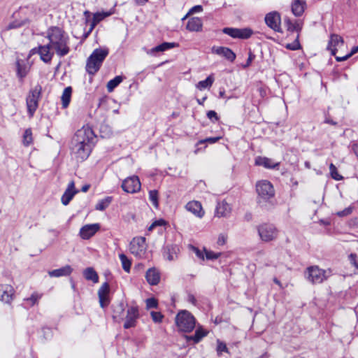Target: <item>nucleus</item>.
I'll list each match as a JSON object with an SVG mask.
<instances>
[{"label": "nucleus", "mask_w": 358, "mask_h": 358, "mask_svg": "<svg viewBox=\"0 0 358 358\" xmlns=\"http://www.w3.org/2000/svg\"><path fill=\"white\" fill-rule=\"evenodd\" d=\"M95 137L92 129L89 126H83L76 132L71 140V149L78 159L84 161L87 159Z\"/></svg>", "instance_id": "f257e3e1"}, {"label": "nucleus", "mask_w": 358, "mask_h": 358, "mask_svg": "<svg viewBox=\"0 0 358 358\" xmlns=\"http://www.w3.org/2000/svg\"><path fill=\"white\" fill-rule=\"evenodd\" d=\"M47 38L49 43L55 49L57 55L59 57H64L69 51L68 46L69 38L65 36L64 30L58 27H50L47 31Z\"/></svg>", "instance_id": "f03ea898"}, {"label": "nucleus", "mask_w": 358, "mask_h": 358, "mask_svg": "<svg viewBox=\"0 0 358 358\" xmlns=\"http://www.w3.org/2000/svg\"><path fill=\"white\" fill-rule=\"evenodd\" d=\"M256 191L258 194L257 203L262 208L268 210L273 204L270 201L275 195L273 185L268 180H262L257 183Z\"/></svg>", "instance_id": "7ed1b4c3"}, {"label": "nucleus", "mask_w": 358, "mask_h": 358, "mask_svg": "<svg viewBox=\"0 0 358 358\" xmlns=\"http://www.w3.org/2000/svg\"><path fill=\"white\" fill-rule=\"evenodd\" d=\"M194 317L187 310H180L176 317V324L178 329L184 332H190L195 327Z\"/></svg>", "instance_id": "20e7f679"}, {"label": "nucleus", "mask_w": 358, "mask_h": 358, "mask_svg": "<svg viewBox=\"0 0 358 358\" xmlns=\"http://www.w3.org/2000/svg\"><path fill=\"white\" fill-rule=\"evenodd\" d=\"M42 87L37 84L33 89H31L26 99L27 112L29 117H32L38 108V101L41 96Z\"/></svg>", "instance_id": "39448f33"}, {"label": "nucleus", "mask_w": 358, "mask_h": 358, "mask_svg": "<svg viewBox=\"0 0 358 358\" xmlns=\"http://www.w3.org/2000/svg\"><path fill=\"white\" fill-rule=\"evenodd\" d=\"M258 234L262 241L269 242L275 239L278 236V230L276 227L268 223H264L257 227Z\"/></svg>", "instance_id": "423d86ee"}, {"label": "nucleus", "mask_w": 358, "mask_h": 358, "mask_svg": "<svg viewBox=\"0 0 358 358\" xmlns=\"http://www.w3.org/2000/svg\"><path fill=\"white\" fill-rule=\"evenodd\" d=\"M308 280L313 284H319L327 278L326 271L320 268L318 266H310L306 273Z\"/></svg>", "instance_id": "0eeeda50"}, {"label": "nucleus", "mask_w": 358, "mask_h": 358, "mask_svg": "<svg viewBox=\"0 0 358 358\" xmlns=\"http://www.w3.org/2000/svg\"><path fill=\"white\" fill-rule=\"evenodd\" d=\"M121 187L127 193L134 194L141 190V184L138 177L133 176L124 179L122 182Z\"/></svg>", "instance_id": "6e6552de"}, {"label": "nucleus", "mask_w": 358, "mask_h": 358, "mask_svg": "<svg viewBox=\"0 0 358 358\" xmlns=\"http://www.w3.org/2000/svg\"><path fill=\"white\" fill-rule=\"evenodd\" d=\"M129 250L136 256L143 255L146 250L145 238L142 236L134 238L130 243Z\"/></svg>", "instance_id": "1a4fd4ad"}, {"label": "nucleus", "mask_w": 358, "mask_h": 358, "mask_svg": "<svg viewBox=\"0 0 358 358\" xmlns=\"http://www.w3.org/2000/svg\"><path fill=\"white\" fill-rule=\"evenodd\" d=\"M265 22L266 25L277 32H281L280 28V15L277 11L268 13L265 16Z\"/></svg>", "instance_id": "9d476101"}, {"label": "nucleus", "mask_w": 358, "mask_h": 358, "mask_svg": "<svg viewBox=\"0 0 358 358\" xmlns=\"http://www.w3.org/2000/svg\"><path fill=\"white\" fill-rule=\"evenodd\" d=\"M110 285L106 282L102 284L98 290V296L99 299L100 306L103 308H106L110 303L109 299Z\"/></svg>", "instance_id": "9b49d317"}, {"label": "nucleus", "mask_w": 358, "mask_h": 358, "mask_svg": "<svg viewBox=\"0 0 358 358\" xmlns=\"http://www.w3.org/2000/svg\"><path fill=\"white\" fill-rule=\"evenodd\" d=\"M138 317V309L136 306L130 307L127 310L125 322L124 323V329H130L136 325V319Z\"/></svg>", "instance_id": "f8f14e48"}, {"label": "nucleus", "mask_w": 358, "mask_h": 358, "mask_svg": "<svg viewBox=\"0 0 358 358\" xmlns=\"http://www.w3.org/2000/svg\"><path fill=\"white\" fill-rule=\"evenodd\" d=\"M212 52L224 57L231 62H233L236 57V54L232 51V50L227 47L213 46L212 48Z\"/></svg>", "instance_id": "ddd939ff"}, {"label": "nucleus", "mask_w": 358, "mask_h": 358, "mask_svg": "<svg viewBox=\"0 0 358 358\" xmlns=\"http://www.w3.org/2000/svg\"><path fill=\"white\" fill-rule=\"evenodd\" d=\"M180 247L177 244H167L163 248V255L169 261H173L178 258Z\"/></svg>", "instance_id": "4468645a"}, {"label": "nucleus", "mask_w": 358, "mask_h": 358, "mask_svg": "<svg viewBox=\"0 0 358 358\" xmlns=\"http://www.w3.org/2000/svg\"><path fill=\"white\" fill-rule=\"evenodd\" d=\"M100 229L99 224H86L80 230V236L83 239H89Z\"/></svg>", "instance_id": "2eb2a0df"}, {"label": "nucleus", "mask_w": 358, "mask_h": 358, "mask_svg": "<svg viewBox=\"0 0 358 358\" xmlns=\"http://www.w3.org/2000/svg\"><path fill=\"white\" fill-rule=\"evenodd\" d=\"M78 192V190L75 188V183L71 181L68 185V187L61 198V201L63 205L67 206L72 200L73 196Z\"/></svg>", "instance_id": "dca6fc26"}, {"label": "nucleus", "mask_w": 358, "mask_h": 358, "mask_svg": "<svg viewBox=\"0 0 358 358\" xmlns=\"http://www.w3.org/2000/svg\"><path fill=\"white\" fill-rule=\"evenodd\" d=\"M14 289L11 285H0V300L9 303L13 300Z\"/></svg>", "instance_id": "f3484780"}, {"label": "nucleus", "mask_w": 358, "mask_h": 358, "mask_svg": "<svg viewBox=\"0 0 358 358\" xmlns=\"http://www.w3.org/2000/svg\"><path fill=\"white\" fill-rule=\"evenodd\" d=\"M255 165L261 166L268 169H278L279 168L280 163L275 162L270 158L259 156L255 158Z\"/></svg>", "instance_id": "a211bd4d"}, {"label": "nucleus", "mask_w": 358, "mask_h": 358, "mask_svg": "<svg viewBox=\"0 0 358 358\" xmlns=\"http://www.w3.org/2000/svg\"><path fill=\"white\" fill-rule=\"evenodd\" d=\"M52 48L48 44L39 45L38 55L41 59L46 64L50 63L54 55V52L50 51Z\"/></svg>", "instance_id": "6ab92c4d"}, {"label": "nucleus", "mask_w": 358, "mask_h": 358, "mask_svg": "<svg viewBox=\"0 0 358 358\" xmlns=\"http://www.w3.org/2000/svg\"><path fill=\"white\" fill-rule=\"evenodd\" d=\"M231 208L224 200L217 203L215 208V215L219 217H227L231 213Z\"/></svg>", "instance_id": "aec40b11"}, {"label": "nucleus", "mask_w": 358, "mask_h": 358, "mask_svg": "<svg viewBox=\"0 0 358 358\" xmlns=\"http://www.w3.org/2000/svg\"><path fill=\"white\" fill-rule=\"evenodd\" d=\"M343 45V39L341 36L337 34H332L329 42L327 48L331 50L332 55L336 56L337 49L336 47L342 46Z\"/></svg>", "instance_id": "412c9836"}, {"label": "nucleus", "mask_w": 358, "mask_h": 358, "mask_svg": "<svg viewBox=\"0 0 358 358\" xmlns=\"http://www.w3.org/2000/svg\"><path fill=\"white\" fill-rule=\"evenodd\" d=\"M306 6L305 0H292L291 4L292 12L296 17H300L303 15Z\"/></svg>", "instance_id": "4be33fe9"}, {"label": "nucleus", "mask_w": 358, "mask_h": 358, "mask_svg": "<svg viewBox=\"0 0 358 358\" xmlns=\"http://www.w3.org/2000/svg\"><path fill=\"white\" fill-rule=\"evenodd\" d=\"M29 71V67L28 66L26 61L22 59H17L16 61V73L17 76L20 78L21 81L25 78Z\"/></svg>", "instance_id": "5701e85b"}, {"label": "nucleus", "mask_w": 358, "mask_h": 358, "mask_svg": "<svg viewBox=\"0 0 358 358\" xmlns=\"http://www.w3.org/2000/svg\"><path fill=\"white\" fill-rule=\"evenodd\" d=\"M73 271V268L69 265H66L62 268L49 271L48 275L51 278H59L62 276H69Z\"/></svg>", "instance_id": "b1692460"}, {"label": "nucleus", "mask_w": 358, "mask_h": 358, "mask_svg": "<svg viewBox=\"0 0 358 358\" xmlns=\"http://www.w3.org/2000/svg\"><path fill=\"white\" fill-rule=\"evenodd\" d=\"M145 278L150 285H156L160 281V273L155 268H150L146 272Z\"/></svg>", "instance_id": "393cba45"}, {"label": "nucleus", "mask_w": 358, "mask_h": 358, "mask_svg": "<svg viewBox=\"0 0 358 358\" xmlns=\"http://www.w3.org/2000/svg\"><path fill=\"white\" fill-rule=\"evenodd\" d=\"M125 305L121 301L116 305L113 306V317L116 321L120 322L124 320Z\"/></svg>", "instance_id": "a878e982"}, {"label": "nucleus", "mask_w": 358, "mask_h": 358, "mask_svg": "<svg viewBox=\"0 0 358 358\" xmlns=\"http://www.w3.org/2000/svg\"><path fill=\"white\" fill-rule=\"evenodd\" d=\"M186 209L188 211L192 212L193 214H194L199 217H201L204 213L202 211V207L201 203L199 201H196L188 202L186 205Z\"/></svg>", "instance_id": "bb28decb"}, {"label": "nucleus", "mask_w": 358, "mask_h": 358, "mask_svg": "<svg viewBox=\"0 0 358 358\" xmlns=\"http://www.w3.org/2000/svg\"><path fill=\"white\" fill-rule=\"evenodd\" d=\"M202 21L199 17L190 18L186 25V29L189 31H200L202 29Z\"/></svg>", "instance_id": "cd10ccee"}, {"label": "nucleus", "mask_w": 358, "mask_h": 358, "mask_svg": "<svg viewBox=\"0 0 358 358\" xmlns=\"http://www.w3.org/2000/svg\"><path fill=\"white\" fill-rule=\"evenodd\" d=\"M108 52L107 48H96L90 55V59H94L98 62L103 63Z\"/></svg>", "instance_id": "c85d7f7f"}, {"label": "nucleus", "mask_w": 358, "mask_h": 358, "mask_svg": "<svg viewBox=\"0 0 358 358\" xmlns=\"http://www.w3.org/2000/svg\"><path fill=\"white\" fill-rule=\"evenodd\" d=\"M102 63L98 62L94 59H90V56L87 59L86 71L90 75H94L101 68Z\"/></svg>", "instance_id": "c756f323"}, {"label": "nucleus", "mask_w": 358, "mask_h": 358, "mask_svg": "<svg viewBox=\"0 0 358 358\" xmlns=\"http://www.w3.org/2000/svg\"><path fill=\"white\" fill-rule=\"evenodd\" d=\"M178 45H179L178 43H176L164 42V43L154 47L153 48H152L150 50V53L155 54L156 52H164L167 50H169V49H171V48H173L176 47H178Z\"/></svg>", "instance_id": "7c9ffc66"}, {"label": "nucleus", "mask_w": 358, "mask_h": 358, "mask_svg": "<svg viewBox=\"0 0 358 358\" xmlns=\"http://www.w3.org/2000/svg\"><path fill=\"white\" fill-rule=\"evenodd\" d=\"M285 24L289 31L299 32L302 29V22L300 20H296L294 22H292L289 18H286L285 19Z\"/></svg>", "instance_id": "2f4dec72"}, {"label": "nucleus", "mask_w": 358, "mask_h": 358, "mask_svg": "<svg viewBox=\"0 0 358 358\" xmlns=\"http://www.w3.org/2000/svg\"><path fill=\"white\" fill-rule=\"evenodd\" d=\"M83 275L87 280H91L96 283L99 281V276L95 270L92 267H88L83 271Z\"/></svg>", "instance_id": "473e14b6"}, {"label": "nucleus", "mask_w": 358, "mask_h": 358, "mask_svg": "<svg viewBox=\"0 0 358 358\" xmlns=\"http://www.w3.org/2000/svg\"><path fill=\"white\" fill-rule=\"evenodd\" d=\"M72 94V87H66L62 93V106L64 108H66L69 105L71 97Z\"/></svg>", "instance_id": "72a5a7b5"}, {"label": "nucleus", "mask_w": 358, "mask_h": 358, "mask_svg": "<svg viewBox=\"0 0 358 358\" xmlns=\"http://www.w3.org/2000/svg\"><path fill=\"white\" fill-rule=\"evenodd\" d=\"M123 80V76H117L114 78L109 80L106 87L108 92H112Z\"/></svg>", "instance_id": "f704fd0d"}, {"label": "nucleus", "mask_w": 358, "mask_h": 358, "mask_svg": "<svg viewBox=\"0 0 358 358\" xmlns=\"http://www.w3.org/2000/svg\"><path fill=\"white\" fill-rule=\"evenodd\" d=\"M207 335V332L202 329H197L194 335L187 336L188 341H193L194 343H198L204 336Z\"/></svg>", "instance_id": "c9c22d12"}, {"label": "nucleus", "mask_w": 358, "mask_h": 358, "mask_svg": "<svg viewBox=\"0 0 358 358\" xmlns=\"http://www.w3.org/2000/svg\"><path fill=\"white\" fill-rule=\"evenodd\" d=\"M213 82V77L212 76H209L205 80L199 81L196 85V87L200 90L209 88L212 86Z\"/></svg>", "instance_id": "e433bc0d"}, {"label": "nucleus", "mask_w": 358, "mask_h": 358, "mask_svg": "<svg viewBox=\"0 0 358 358\" xmlns=\"http://www.w3.org/2000/svg\"><path fill=\"white\" fill-rule=\"evenodd\" d=\"M113 200L112 196H106L105 199L100 200L96 205V210L103 211L108 207Z\"/></svg>", "instance_id": "4c0bfd02"}, {"label": "nucleus", "mask_w": 358, "mask_h": 358, "mask_svg": "<svg viewBox=\"0 0 358 358\" xmlns=\"http://www.w3.org/2000/svg\"><path fill=\"white\" fill-rule=\"evenodd\" d=\"M29 22V20L28 19H24L23 20H14L11 22H10L8 26L6 27V30H10L13 29H17L20 28Z\"/></svg>", "instance_id": "58836bf2"}, {"label": "nucleus", "mask_w": 358, "mask_h": 358, "mask_svg": "<svg viewBox=\"0 0 358 358\" xmlns=\"http://www.w3.org/2000/svg\"><path fill=\"white\" fill-rule=\"evenodd\" d=\"M253 34V31L250 28L238 29L237 38L248 39Z\"/></svg>", "instance_id": "ea45409f"}, {"label": "nucleus", "mask_w": 358, "mask_h": 358, "mask_svg": "<svg viewBox=\"0 0 358 358\" xmlns=\"http://www.w3.org/2000/svg\"><path fill=\"white\" fill-rule=\"evenodd\" d=\"M33 142L32 131L30 128L27 129L24 131L22 139V143L24 146L27 147L30 145Z\"/></svg>", "instance_id": "a19ab883"}, {"label": "nucleus", "mask_w": 358, "mask_h": 358, "mask_svg": "<svg viewBox=\"0 0 358 358\" xmlns=\"http://www.w3.org/2000/svg\"><path fill=\"white\" fill-rule=\"evenodd\" d=\"M120 259L122 262V268L126 272H129L131 265V260L124 255L120 254L119 255Z\"/></svg>", "instance_id": "79ce46f5"}, {"label": "nucleus", "mask_w": 358, "mask_h": 358, "mask_svg": "<svg viewBox=\"0 0 358 358\" xmlns=\"http://www.w3.org/2000/svg\"><path fill=\"white\" fill-rule=\"evenodd\" d=\"M329 170L331 178L335 180H341L343 178V177L338 173L337 168L334 164H330Z\"/></svg>", "instance_id": "37998d69"}, {"label": "nucleus", "mask_w": 358, "mask_h": 358, "mask_svg": "<svg viewBox=\"0 0 358 358\" xmlns=\"http://www.w3.org/2000/svg\"><path fill=\"white\" fill-rule=\"evenodd\" d=\"M149 199L155 208L159 206L158 192L157 190H150L149 192Z\"/></svg>", "instance_id": "c03bdc74"}, {"label": "nucleus", "mask_w": 358, "mask_h": 358, "mask_svg": "<svg viewBox=\"0 0 358 358\" xmlns=\"http://www.w3.org/2000/svg\"><path fill=\"white\" fill-rule=\"evenodd\" d=\"M223 33L229 35V36L237 38L238 28L225 27L222 30Z\"/></svg>", "instance_id": "a18cd8bd"}, {"label": "nucleus", "mask_w": 358, "mask_h": 358, "mask_svg": "<svg viewBox=\"0 0 358 358\" xmlns=\"http://www.w3.org/2000/svg\"><path fill=\"white\" fill-rule=\"evenodd\" d=\"M204 252H205L206 259L208 260L217 259L222 255L221 252H214L213 251L208 250L206 248H204Z\"/></svg>", "instance_id": "49530a36"}, {"label": "nucleus", "mask_w": 358, "mask_h": 358, "mask_svg": "<svg viewBox=\"0 0 358 358\" xmlns=\"http://www.w3.org/2000/svg\"><path fill=\"white\" fill-rule=\"evenodd\" d=\"M357 52H358V46H355L352 48L350 53L345 55L343 57H336V59L337 62L345 61V60L348 59V58H350V57H352L355 53H357Z\"/></svg>", "instance_id": "de8ad7c7"}, {"label": "nucleus", "mask_w": 358, "mask_h": 358, "mask_svg": "<svg viewBox=\"0 0 358 358\" xmlns=\"http://www.w3.org/2000/svg\"><path fill=\"white\" fill-rule=\"evenodd\" d=\"M285 47L287 49L291 50H299L301 48V45L299 41V35L293 43L287 44Z\"/></svg>", "instance_id": "09e8293b"}, {"label": "nucleus", "mask_w": 358, "mask_h": 358, "mask_svg": "<svg viewBox=\"0 0 358 358\" xmlns=\"http://www.w3.org/2000/svg\"><path fill=\"white\" fill-rule=\"evenodd\" d=\"M102 20V17H100L99 13L97 12L94 14L92 20L90 24V29L93 30L98 23Z\"/></svg>", "instance_id": "8fccbe9b"}, {"label": "nucleus", "mask_w": 358, "mask_h": 358, "mask_svg": "<svg viewBox=\"0 0 358 358\" xmlns=\"http://www.w3.org/2000/svg\"><path fill=\"white\" fill-rule=\"evenodd\" d=\"M41 294L34 292L30 297L27 299V301H31V306H34L38 301V300L41 298Z\"/></svg>", "instance_id": "3c124183"}, {"label": "nucleus", "mask_w": 358, "mask_h": 358, "mask_svg": "<svg viewBox=\"0 0 358 358\" xmlns=\"http://www.w3.org/2000/svg\"><path fill=\"white\" fill-rule=\"evenodd\" d=\"M158 302L155 298H149L146 300V306L148 309L157 308Z\"/></svg>", "instance_id": "603ef678"}, {"label": "nucleus", "mask_w": 358, "mask_h": 358, "mask_svg": "<svg viewBox=\"0 0 358 358\" xmlns=\"http://www.w3.org/2000/svg\"><path fill=\"white\" fill-rule=\"evenodd\" d=\"M152 320L155 322H161L163 319V315L160 312L152 311L150 313Z\"/></svg>", "instance_id": "864d4df0"}, {"label": "nucleus", "mask_w": 358, "mask_h": 358, "mask_svg": "<svg viewBox=\"0 0 358 358\" xmlns=\"http://www.w3.org/2000/svg\"><path fill=\"white\" fill-rule=\"evenodd\" d=\"M217 352L218 355H221L223 352H228V348L225 343L218 341L217 346Z\"/></svg>", "instance_id": "5fc2aeb1"}, {"label": "nucleus", "mask_w": 358, "mask_h": 358, "mask_svg": "<svg viewBox=\"0 0 358 358\" xmlns=\"http://www.w3.org/2000/svg\"><path fill=\"white\" fill-rule=\"evenodd\" d=\"M207 117L209 118L213 122H215L218 121L219 117L217 113L215 110H209L207 113Z\"/></svg>", "instance_id": "6e6d98bb"}, {"label": "nucleus", "mask_w": 358, "mask_h": 358, "mask_svg": "<svg viewBox=\"0 0 358 358\" xmlns=\"http://www.w3.org/2000/svg\"><path fill=\"white\" fill-rule=\"evenodd\" d=\"M357 255L355 253H351L348 256V259L351 264H352L356 268L358 269V263L357 262Z\"/></svg>", "instance_id": "4d7b16f0"}, {"label": "nucleus", "mask_w": 358, "mask_h": 358, "mask_svg": "<svg viewBox=\"0 0 358 358\" xmlns=\"http://www.w3.org/2000/svg\"><path fill=\"white\" fill-rule=\"evenodd\" d=\"M203 10V7L201 5H196L193 6L190 10L188 11L187 15H192L196 13L201 12Z\"/></svg>", "instance_id": "13d9d810"}, {"label": "nucleus", "mask_w": 358, "mask_h": 358, "mask_svg": "<svg viewBox=\"0 0 358 358\" xmlns=\"http://www.w3.org/2000/svg\"><path fill=\"white\" fill-rule=\"evenodd\" d=\"M187 301L189 303H191L194 306H196V304H197V301H196L195 296L191 293L187 294Z\"/></svg>", "instance_id": "bf43d9fd"}, {"label": "nucleus", "mask_w": 358, "mask_h": 358, "mask_svg": "<svg viewBox=\"0 0 358 358\" xmlns=\"http://www.w3.org/2000/svg\"><path fill=\"white\" fill-rule=\"evenodd\" d=\"M352 213V210L350 208H347L344 209L343 210L339 211L337 213V215L339 217H344L350 215Z\"/></svg>", "instance_id": "052dcab7"}, {"label": "nucleus", "mask_w": 358, "mask_h": 358, "mask_svg": "<svg viewBox=\"0 0 358 358\" xmlns=\"http://www.w3.org/2000/svg\"><path fill=\"white\" fill-rule=\"evenodd\" d=\"M255 58V55L253 53H252L251 52H250L246 64L244 65V68H247L249 66H250L252 62L254 60Z\"/></svg>", "instance_id": "680f3d73"}, {"label": "nucleus", "mask_w": 358, "mask_h": 358, "mask_svg": "<svg viewBox=\"0 0 358 358\" xmlns=\"http://www.w3.org/2000/svg\"><path fill=\"white\" fill-rule=\"evenodd\" d=\"M220 139V137H210L207 138L203 141H201V143H215L217 142Z\"/></svg>", "instance_id": "e2e57ef3"}, {"label": "nucleus", "mask_w": 358, "mask_h": 358, "mask_svg": "<svg viewBox=\"0 0 358 358\" xmlns=\"http://www.w3.org/2000/svg\"><path fill=\"white\" fill-rule=\"evenodd\" d=\"M192 249L194 251L196 255L201 259H204V256H203V253L202 251H201L199 248H196V247H192Z\"/></svg>", "instance_id": "0e129e2a"}, {"label": "nucleus", "mask_w": 358, "mask_h": 358, "mask_svg": "<svg viewBox=\"0 0 358 358\" xmlns=\"http://www.w3.org/2000/svg\"><path fill=\"white\" fill-rule=\"evenodd\" d=\"M253 215L250 212H246L244 215L243 220L248 222L252 220Z\"/></svg>", "instance_id": "69168bd1"}, {"label": "nucleus", "mask_w": 358, "mask_h": 358, "mask_svg": "<svg viewBox=\"0 0 358 358\" xmlns=\"http://www.w3.org/2000/svg\"><path fill=\"white\" fill-rule=\"evenodd\" d=\"M324 122L326 123V124H329L334 125V126L337 125V122L334 121L332 119H331L328 116H327L325 117V120H324Z\"/></svg>", "instance_id": "338daca9"}, {"label": "nucleus", "mask_w": 358, "mask_h": 358, "mask_svg": "<svg viewBox=\"0 0 358 358\" xmlns=\"http://www.w3.org/2000/svg\"><path fill=\"white\" fill-rule=\"evenodd\" d=\"M225 242H226L225 237L222 235H220L217 239V244L220 245H222L225 243Z\"/></svg>", "instance_id": "774afa93"}]
</instances>
